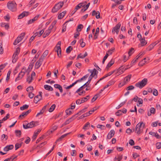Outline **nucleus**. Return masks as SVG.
Instances as JSON below:
<instances>
[{
  "label": "nucleus",
  "mask_w": 161,
  "mask_h": 161,
  "mask_svg": "<svg viewBox=\"0 0 161 161\" xmlns=\"http://www.w3.org/2000/svg\"><path fill=\"white\" fill-rule=\"evenodd\" d=\"M27 121H24L25 124H23V127L25 129L32 128L38 125L39 122L38 121H32L29 123H27Z\"/></svg>",
  "instance_id": "obj_1"
},
{
  "label": "nucleus",
  "mask_w": 161,
  "mask_h": 161,
  "mask_svg": "<svg viewBox=\"0 0 161 161\" xmlns=\"http://www.w3.org/2000/svg\"><path fill=\"white\" fill-rule=\"evenodd\" d=\"M8 8L12 12H14L17 10V4L14 1L8 2L7 3Z\"/></svg>",
  "instance_id": "obj_2"
},
{
  "label": "nucleus",
  "mask_w": 161,
  "mask_h": 161,
  "mask_svg": "<svg viewBox=\"0 0 161 161\" xmlns=\"http://www.w3.org/2000/svg\"><path fill=\"white\" fill-rule=\"evenodd\" d=\"M143 124V126H145V124H143L142 122H140L138 123L136 126L135 129H133V131L136 133L138 135H139L142 132L141 131L140 129L142 125Z\"/></svg>",
  "instance_id": "obj_3"
},
{
  "label": "nucleus",
  "mask_w": 161,
  "mask_h": 161,
  "mask_svg": "<svg viewBox=\"0 0 161 161\" xmlns=\"http://www.w3.org/2000/svg\"><path fill=\"white\" fill-rule=\"evenodd\" d=\"M61 43V41H59L54 48L55 51L57 53L58 56L59 58L61 57V49L60 47Z\"/></svg>",
  "instance_id": "obj_4"
},
{
  "label": "nucleus",
  "mask_w": 161,
  "mask_h": 161,
  "mask_svg": "<svg viewBox=\"0 0 161 161\" xmlns=\"http://www.w3.org/2000/svg\"><path fill=\"white\" fill-rule=\"evenodd\" d=\"M147 80L146 78H144L140 82H139L135 84V86L137 87H139L140 88H142L144 86L147 84Z\"/></svg>",
  "instance_id": "obj_5"
},
{
  "label": "nucleus",
  "mask_w": 161,
  "mask_h": 161,
  "mask_svg": "<svg viewBox=\"0 0 161 161\" xmlns=\"http://www.w3.org/2000/svg\"><path fill=\"white\" fill-rule=\"evenodd\" d=\"M27 70L26 69L23 68L20 72L19 73L18 76L16 78L15 81H16L22 79L23 77L25 75V72Z\"/></svg>",
  "instance_id": "obj_6"
},
{
  "label": "nucleus",
  "mask_w": 161,
  "mask_h": 161,
  "mask_svg": "<svg viewBox=\"0 0 161 161\" xmlns=\"http://www.w3.org/2000/svg\"><path fill=\"white\" fill-rule=\"evenodd\" d=\"M94 71L95 72V73L93 74L92 72V73L91 74V75H90L89 77V80L86 83H85L86 85H87V86H88L90 82L91 81L92 78L94 77L95 75H96V78L97 77V75L98 73V72L97 71V70L96 69H94Z\"/></svg>",
  "instance_id": "obj_7"
},
{
  "label": "nucleus",
  "mask_w": 161,
  "mask_h": 161,
  "mask_svg": "<svg viewBox=\"0 0 161 161\" xmlns=\"http://www.w3.org/2000/svg\"><path fill=\"white\" fill-rule=\"evenodd\" d=\"M121 25V24L120 23H119L115 27H113L112 30V32H113L114 31H115L116 34H118Z\"/></svg>",
  "instance_id": "obj_8"
},
{
  "label": "nucleus",
  "mask_w": 161,
  "mask_h": 161,
  "mask_svg": "<svg viewBox=\"0 0 161 161\" xmlns=\"http://www.w3.org/2000/svg\"><path fill=\"white\" fill-rule=\"evenodd\" d=\"M88 100L87 97H83L81 99H78L76 101V103L77 104H80L82 103L86 102Z\"/></svg>",
  "instance_id": "obj_9"
},
{
  "label": "nucleus",
  "mask_w": 161,
  "mask_h": 161,
  "mask_svg": "<svg viewBox=\"0 0 161 161\" xmlns=\"http://www.w3.org/2000/svg\"><path fill=\"white\" fill-rule=\"evenodd\" d=\"M43 58H39V60L36 63L35 67L36 69H38L42 64V63L43 61Z\"/></svg>",
  "instance_id": "obj_10"
},
{
  "label": "nucleus",
  "mask_w": 161,
  "mask_h": 161,
  "mask_svg": "<svg viewBox=\"0 0 161 161\" xmlns=\"http://www.w3.org/2000/svg\"><path fill=\"white\" fill-rule=\"evenodd\" d=\"M144 54V53H139V54L136 57L135 59L132 61L131 63V64H134L137 61V60L139 58H140L141 56L143 55Z\"/></svg>",
  "instance_id": "obj_11"
},
{
  "label": "nucleus",
  "mask_w": 161,
  "mask_h": 161,
  "mask_svg": "<svg viewBox=\"0 0 161 161\" xmlns=\"http://www.w3.org/2000/svg\"><path fill=\"white\" fill-rule=\"evenodd\" d=\"M29 14V12H28L24 11L18 15V19H22L25 16H27Z\"/></svg>",
  "instance_id": "obj_12"
},
{
  "label": "nucleus",
  "mask_w": 161,
  "mask_h": 161,
  "mask_svg": "<svg viewBox=\"0 0 161 161\" xmlns=\"http://www.w3.org/2000/svg\"><path fill=\"white\" fill-rule=\"evenodd\" d=\"M115 134V131L114 130H111L110 132L108 133L107 138L108 139H110L113 137Z\"/></svg>",
  "instance_id": "obj_13"
},
{
  "label": "nucleus",
  "mask_w": 161,
  "mask_h": 161,
  "mask_svg": "<svg viewBox=\"0 0 161 161\" xmlns=\"http://www.w3.org/2000/svg\"><path fill=\"white\" fill-rule=\"evenodd\" d=\"M64 3L63 2H60L56 4L55 5V6L59 10L62 7V6L63 5Z\"/></svg>",
  "instance_id": "obj_14"
},
{
  "label": "nucleus",
  "mask_w": 161,
  "mask_h": 161,
  "mask_svg": "<svg viewBox=\"0 0 161 161\" xmlns=\"http://www.w3.org/2000/svg\"><path fill=\"white\" fill-rule=\"evenodd\" d=\"M25 35V32L21 33L16 38L17 40L19 42H20L24 37Z\"/></svg>",
  "instance_id": "obj_15"
},
{
  "label": "nucleus",
  "mask_w": 161,
  "mask_h": 161,
  "mask_svg": "<svg viewBox=\"0 0 161 161\" xmlns=\"http://www.w3.org/2000/svg\"><path fill=\"white\" fill-rule=\"evenodd\" d=\"M29 72H28L27 74V77L26 78V81L28 82L29 84H30L32 82L33 79L30 75H29Z\"/></svg>",
  "instance_id": "obj_16"
},
{
  "label": "nucleus",
  "mask_w": 161,
  "mask_h": 161,
  "mask_svg": "<svg viewBox=\"0 0 161 161\" xmlns=\"http://www.w3.org/2000/svg\"><path fill=\"white\" fill-rule=\"evenodd\" d=\"M87 52H86L84 55H82L81 53L79 54L77 56V59H78L79 58H83L86 56H87Z\"/></svg>",
  "instance_id": "obj_17"
},
{
  "label": "nucleus",
  "mask_w": 161,
  "mask_h": 161,
  "mask_svg": "<svg viewBox=\"0 0 161 161\" xmlns=\"http://www.w3.org/2000/svg\"><path fill=\"white\" fill-rule=\"evenodd\" d=\"M114 61L112 59H111L108 64L106 67V69H107V70H108L109 68L114 64Z\"/></svg>",
  "instance_id": "obj_18"
},
{
  "label": "nucleus",
  "mask_w": 161,
  "mask_h": 161,
  "mask_svg": "<svg viewBox=\"0 0 161 161\" xmlns=\"http://www.w3.org/2000/svg\"><path fill=\"white\" fill-rule=\"evenodd\" d=\"M44 88L46 90L49 91H53V88L50 86L47 85H44Z\"/></svg>",
  "instance_id": "obj_19"
},
{
  "label": "nucleus",
  "mask_w": 161,
  "mask_h": 161,
  "mask_svg": "<svg viewBox=\"0 0 161 161\" xmlns=\"http://www.w3.org/2000/svg\"><path fill=\"white\" fill-rule=\"evenodd\" d=\"M140 40L141 41L142 46H144L147 44V42L145 41V38L144 37L142 38H141V39H140Z\"/></svg>",
  "instance_id": "obj_20"
},
{
  "label": "nucleus",
  "mask_w": 161,
  "mask_h": 161,
  "mask_svg": "<svg viewBox=\"0 0 161 161\" xmlns=\"http://www.w3.org/2000/svg\"><path fill=\"white\" fill-rule=\"evenodd\" d=\"M66 13V11H64L61 13H60L59 14L58 16V19H62L65 15V14Z\"/></svg>",
  "instance_id": "obj_21"
},
{
  "label": "nucleus",
  "mask_w": 161,
  "mask_h": 161,
  "mask_svg": "<svg viewBox=\"0 0 161 161\" xmlns=\"http://www.w3.org/2000/svg\"><path fill=\"white\" fill-rule=\"evenodd\" d=\"M131 77V75L129 74L124 78V81H125L126 83L128 81H130Z\"/></svg>",
  "instance_id": "obj_22"
},
{
  "label": "nucleus",
  "mask_w": 161,
  "mask_h": 161,
  "mask_svg": "<svg viewBox=\"0 0 161 161\" xmlns=\"http://www.w3.org/2000/svg\"><path fill=\"white\" fill-rule=\"evenodd\" d=\"M42 100L41 97H39L38 95L35 97L34 98V102L35 103H37V102Z\"/></svg>",
  "instance_id": "obj_23"
},
{
  "label": "nucleus",
  "mask_w": 161,
  "mask_h": 161,
  "mask_svg": "<svg viewBox=\"0 0 161 161\" xmlns=\"http://www.w3.org/2000/svg\"><path fill=\"white\" fill-rule=\"evenodd\" d=\"M80 8L79 6V5H77L75 7L74 9L71 12L70 15L71 16L73 15L76 12L77 10Z\"/></svg>",
  "instance_id": "obj_24"
},
{
  "label": "nucleus",
  "mask_w": 161,
  "mask_h": 161,
  "mask_svg": "<svg viewBox=\"0 0 161 161\" xmlns=\"http://www.w3.org/2000/svg\"><path fill=\"white\" fill-rule=\"evenodd\" d=\"M127 100L124 99V101L121 103L116 108V109H118L119 108L121 107L124 105L126 102Z\"/></svg>",
  "instance_id": "obj_25"
},
{
  "label": "nucleus",
  "mask_w": 161,
  "mask_h": 161,
  "mask_svg": "<svg viewBox=\"0 0 161 161\" xmlns=\"http://www.w3.org/2000/svg\"><path fill=\"white\" fill-rule=\"evenodd\" d=\"M90 5V3H88L85 6L83 7V8H82L81 10V12H84L88 8Z\"/></svg>",
  "instance_id": "obj_26"
},
{
  "label": "nucleus",
  "mask_w": 161,
  "mask_h": 161,
  "mask_svg": "<svg viewBox=\"0 0 161 161\" xmlns=\"http://www.w3.org/2000/svg\"><path fill=\"white\" fill-rule=\"evenodd\" d=\"M48 50H46L44 51V52L43 53V54L41 56V57L40 58H43V60L44 58H45L47 55L48 54Z\"/></svg>",
  "instance_id": "obj_27"
},
{
  "label": "nucleus",
  "mask_w": 161,
  "mask_h": 161,
  "mask_svg": "<svg viewBox=\"0 0 161 161\" xmlns=\"http://www.w3.org/2000/svg\"><path fill=\"white\" fill-rule=\"evenodd\" d=\"M38 34V32H36V33H35L32 36L31 38L29 40V43H30V42H31L34 39L35 37L37 36Z\"/></svg>",
  "instance_id": "obj_28"
},
{
  "label": "nucleus",
  "mask_w": 161,
  "mask_h": 161,
  "mask_svg": "<svg viewBox=\"0 0 161 161\" xmlns=\"http://www.w3.org/2000/svg\"><path fill=\"white\" fill-rule=\"evenodd\" d=\"M146 59V58H144L138 64V65L140 66H142L143 65H144L145 63L146 62L145 61V60Z\"/></svg>",
  "instance_id": "obj_29"
},
{
  "label": "nucleus",
  "mask_w": 161,
  "mask_h": 161,
  "mask_svg": "<svg viewBox=\"0 0 161 161\" xmlns=\"http://www.w3.org/2000/svg\"><path fill=\"white\" fill-rule=\"evenodd\" d=\"M15 133L17 136L20 137L21 134V131L20 130H16L15 131Z\"/></svg>",
  "instance_id": "obj_30"
},
{
  "label": "nucleus",
  "mask_w": 161,
  "mask_h": 161,
  "mask_svg": "<svg viewBox=\"0 0 161 161\" xmlns=\"http://www.w3.org/2000/svg\"><path fill=\"white\" fill-rule=\"evenodd\" d=\"M69 133H68L61 136L58 139H57V141H61L65 137L67 136Z\"/></svg>",
  "instance_id": "obj_31"
},
{
  "label": "nucleus",
  "mask_w": 161,
  "mask_h": 161,
  "mask_svg": "<svg viewBox=\"0 0 161 161\" xmlns=\"http://www.w3.org/2000/svg\"><path fill=\"white\" fill-rule=\"evenodd\" d=\"M83 28V25L82 24H80L77 26L76 31L77 32L80 31L81 29Z\"/></svg>",
  "instance_id": "obj_32"
},
{
  "label": "nucleus",
  "mask_w": 161,
  "mask_h": 161,
  "mask_svg": "<svg viewBox=\"0 0 161 161\" xmlns=\"http://www.w3.org/2000/svg\"><path fill=\"white\" fill-rule=\"evenodd\" d=\"M154 43L151 44L147 48V49L149 51H151L154 47L155 45H153Z\"/></svg>",
  "instance_id": "obj_33"
},
{
  "label": "nucleus",
  "mask_w": 161,
  "mask_h": 161,
  "mask_svg": "<svg viewBox=\"0 0 161 161\" xmlns=\"http://www.w3.org/2000/svg\"><path fill=\"white\" fill-rule=\"evenodd\" d=\"M56 107V105L55 104L52 105L49 109V111L50 112H53Z\"/></svg>",
  "instance_id": "obj_34"
},
{
  "label": "nucleus",
  "mask_w": 161,
  "mask_h": 161,
  "mask_svg": "<svg viewBox=\"0 0 161 161\" xmlns=\"http://www.w3.org/2000/svg\"><path fill=\"white\" fill-rule=\"evenodd\" d=\"M99 96H100V95L99 94H97L95 95L92 99L91 100V102L92 103L94 102L97 99L98 97Z\"/></svg>",
  "instance_id": "obj_35"
},
{
  "label": "nucleus",
  "mask_w": 161,
  "mask_h": 161,
  "mask_svg": "<svg viewBox=\"0 0 161 161\" xmlns=\"http://www.w3.org/2000/svg\"><path fill=\"white\" fill-rule=\"evenodd\" d=\"M73 47L70 46L66 50V52L67 53H70L71 51L73 50Z\"/></svg>",
  "instance_id": "obj_36"
},
{
  "label": "nucleus",
  "mask_w": 161,
  "mask_h": 161,
  "mask_svg": "<svg viewBox=\"0 0 161 161\" xmlns=\"http://www.w3.org/2000/svg\"><path fill=\"white\" fill-rule=\"evenodd\" d=\"M28 107H29L28 105L25 104V105H23V106L21 107H20V109L21 110H25V109L28 108Z\"/></svg>",
  "instance_id": "obj_37"
},
{
  "label": "nucleus",
  "mask_w": 161,
  "mask_h": 161,
  "mask_svg": "<svg viewBox=\"0 0 161 161\" xmlns=\"http://www.w3.org/2000/svg\"><path fill=\"white\" fill-rule=\"evenodd\" d=\"M90 123L89 122H87L86 124L84 126L83 129L85 130H86L87 128V127L90 126Z\"/></svg>",
  "instance_id": "obj_38"
},
{
  "label": "nucleus",
  "mask_w": 161,
  "mask_h": 161,
  "mask_svg": "<svg viewBox=\"0 0 161 161\" xmlns=\"http://www.w3.org/2000/svg\"><path fill=\"white\" fill-rule=\"evenodd\" d=\"M134 48L131 47L128 52L129 56H130L132 53L134 52Z\"/></svg>",
  "instance_id": "obj_39"
},
{
  "label": "nucleus",
  "mask_w": 161,
  "mask_h": 161,
  "mask_svg": "<svg viewBox=\"0 0 161 161\" xmlns=\"http://www.w3.org/2000/svg\"><path fill=\"white\" fill-rule=\"evenodd\" d=\"M115 50V48L114 47L110 49L109 50L108 52L107 53H109L110 55H111L113 53L114 51Z\"/></svg>",
  "instance_id": "obj_40"
},
{
  "label": "nucleus",
  "mask_w": 161,
  "mask_h": 161,
  "mask_svg": "<svg viewBox=\"0 0 161 161\" xmlns=\"http://www.w3.org/2000/svg\"><path fill=\"white\" fill-rule=\"evenodd\" d=\"M11 73V71L10 70H9L7 73V77H6V80L7 81H8V80H9V79H10V75Z\"/></svg>",
  "instance_id": "obj_41"
},
{
  "label": "nucleus",
  "mask_w": 161,
  "mask_h": 161,
  "mask_svg": "<svg viewBox=\"0 0 161 161\" xmlns=\"http://www.w3.org/2000/svg\"><path fill=\"white\" fill-rule=\"evenodd\" d=\"M86 3L87 2L86 1H84L82 3H80L78 4V5H79L80 7L81 8V7H84Z\"/></svg>",
  "instance_id": "obj_42"
},
{
  "label": "nucleus",
  "mask_w": 161,
  "mask_h": 161,
  "mask_svg": "<svg viewBox=\"0 0 161 161\" xmlns=\"http://www.w3.org/2000/svg\"><path fill=\"white\" fill-rule=\"evenodd\" d=\"M122 111L121 110H118L115 113V115L117 116H119L122 115Z\"/></svg>",
  "instance_id": "obj_43"
},
{
  "label": "nucleus",
  "mask_w": 161,
  "mask_h": 161,
  "mask_svg": "<svg viewBox=\"0 0 161 161\" xmlns=\"http://www.w3.org/2000/svg\"><path fill=\"white\" fill-rule=\"evenodd\" d=\"M70 108H69L65 110V112L67 115H69L72 114V112L70 110Z\"/></svg>",
  "instance_id": "obj_44"
},
{
  "label": "nucleus",
  "mask_w": 161,
  "mask_h": 161,
  "mask_svg": "<svg viewBox=\"0 0 161 161\" xmlns=\"http://www.w3.org/2000/svg\"><path fill=\"white\" fill-rule=\"evenodd\" d=\"M34 90L33 87L32 86H30L28 87L26 89V91L27 92H30V91H33Z\"/></svg>",
  "instance_id": "obj_45"
},
{
  "label": "nucleus",
  "mask_w": 161,
  "mask_h": 161,
  "mask_svg": "<svg viewBox=\"0 0 161 161\" xmlns=\"http://www.w3.org/2000/svg\"><path fill=\"white\" fill-rule=\"evenodd\" d=\"M156 148L158 149H159L161 148V142H158L156 144Z\"/></svg>",
  "instance_id": "obj_46"
},
{
  "label": "nucleus",
  "mask_w": 161,
  "mask_h": 161,
  "mask_svg": "<svg viewBox=\"0 0 161 161\" xmlns=\"http://www.w3.org/2000/svg\"><path fill=\"white\" fill-rule=\"evenodd\" d=\"M114 70H113L111 72H109L108 74H107L106 75H104V76L105 77V78H106V77L110 76L113 73H114Z\"/></svg>",
  "instance_id": "obj_47"
},
{
  "label": "nucleus",
  "mask_w": 161,
  "mask_h": 161,
  "mask_svg": "<svg viewBox=\"0 0 161 161\" xmlns=\"http://www.w3.org/2000/svg\"><path fill=\"white\" fill-rule=\"evenodd\" d=\"M153 94L155 96L158 95V91L155 89H153Z\"/></svg>",
  "instance_id": "obj_48"
},
{
  "label": "nucleus",
  "mask_w": 161,
  "mask_h": 161,
  "mask_svg": "<svg viewBox=\"0 0 161 161\" xmlns=\"http://www.w3.org/2000/svg\"><path fill=\"white\" fill-rule=\"evenodd\" d=\"M150 112L153 114H154L155 113V110L154 108L152 107L150 109Z\"/></svg>",
  "instance_id": "obj_49"
},
{
  "label": "nucleus",
  "mask_w": 161,
  "mask_h": 161,
  "mask_svg": "<svg viewBox=\"0 0 161 161\" xmlns=\"http://www.w3.org/2000/svg\"><path fill=\"white\" fill-rule=\"evenodd\" d=\"M108 55H109L108 54V53H107L106 54V55L104 57V58L103 59V61H102V63L103 64L104 63L106 59L107 58Z\"/></svg>",
  "instance_id": "obj_50"
},
{
  "label": "nucleus",
  "mask_w": 161,
  "mask_h": 161,
  "mask_svg": "<svg viewBox=\"0 0 161 161\" xmlns=\"http://www.w3.org/2000/svg\"><path fill=\"white\" fill-rule=\"evenodd\" d=\"M13 59L12 60V62L13 63H14L16 62L17 60V57H15L14 56V54L13 57H12Z\"/></svg>",
  "instance_id": "obj_51"
},
{
  "label": "nucleus",
  "mask_w": 161,
  "mask_h": 161,
  "mask_svg": "<svg viewBox=\"0 0 161 161\" xmlns=\"http://www.w3.org/2000/svg\"><path fill=\"white\" fill-rule=\"evenodd\" d=\"M19 51L20 48L19 47H18L15 52L16 54L15 55H14L15 57H17V55L19 53Z\"/></svg>",
  "instance_id": "obj_52"
},
{
  "label": "nucleus",
  "mask_w": 161,
  "mask_h": 161,
  "mask_svg": "<svg viewBox=\"0 0 161 161\" xmlns=\"http://www.w3.org/2000/svg\"><path fill=\"white\" fill-rule=\"evenodd\" d=\"M58 10V9L54 6L52 10V12L53 13H54L57 12Z\"/></svg>",
  "instance_id": "obj_53"
},
{
  "label": "nucleus",
  "mask_w": 161,
  "mask_h": 161,
  "mask_svg": "<svg viewBox=\"0 0 161 161\" xmlns=\"http://www.w3.org/2000/svg\"><path fill=\"white\" fill-rule=\"evenodd\" d=\"M47 143V142H44L41 143L40 144H39L37 147H41L45 145Z\"/></svg>",
  "instance_id": "obj_54"
},
{
  "label": "nucleus",
  "mask_w": 161,
  "mask_h": 161,
  "mask_svg": "<svg viewBox=\"0 0 161 161\" xmlns=\"http://www.w3.org/2000/svg\"><path fill=\"white\" fill-rule=\"evenodd\" d=\"M126 83L123 81V82H121L119 83V87H122V86L125 85Z\"/></svg>",
  "instance_id": "obj_55"
},
{
  "label": "nucleus",
  "mask_w": 161,
  "mask_h": 161,
  "mask_svg": "<svg viewBox=\"0 0 161 161\" xmlns=\"http://www.w3.org/2000/svg\"><path fill=\"white\" fill-rule=\"evenodd\" d=\"M76 117H75V115H74L73 116H72L71 117L68 119V120H69V123H70L74 119H75Z\"/></svg>",
  "instance_id": "obj_56"
},
{
  "label": "nucleus",
  "mask_w": 161,
  "mask_h": 161,
  "mask_svg": "<svg viewBox=\"0 0 161 161\" xmlns=\"http://www.w3.org/2000/svg\"><path fill=\"white\" fill-rule=\"evenodd\" d=\"M88 114H87V112L85 114H83V115H81L80 117V119H83L85 117H86L87 116H88Z\"/></svg>",
  "instance_id": "obj_57"
},
{
  "label": "nucleus",
  "mask_w": 161,
  "mask_h": 161,
  "mask_svg": "<svg viewBox=\"0 0 161 161\" xmlns=\"http://www.w3.org/2000/svg\"><path fill=\"white\" fill-rule=\"evenodd\" d=\"M133 131L130 128H128L126 130V133L129 134H130Z\"/></svg>",
  "instance_id": "obj_58"
},
{
  "label": "nucleus",
  "mask_w": 161,
  "mask_h": 161,
  "mask_svg": "<svg viewBox=\"0 0 161 161\" xmlns=\"http://www.w3.org/2000/svg\"><path fill=\"white\" fill-rule=\"evenodd\" d=\"M21 147V145L19 144V143H17L15 145V150H17L20 147Z\"/></svg>",
  "instance_id": "obj_59"
},
{
  "label": "nucleus",
  "mask_w": 161,
  "mask_h": 161,
  "mask_svg": "<svg viewBox=\"0 0 161 161\" xmlns=\"http://www.w3.org/2000/svg\"><path fill=\"white\" fill-rule=\"evenodd\" d=\"M9 114H7L6 116L2 119L3 120V121H5L7 119H8L9 118Z\"/></svg>",
  "instance_id": "obj_60"
},
{
  "label": "nucleus",
  "mask_w": 161,
  "mask_h": 161,
  "mask_svg": "<svg viewBox=\"0 0 161 161\" xmlns=\"http://www.w3.org/2000/svg\"><path fill=\"white\" fill-rule=\"evenodd\" d=\"M17 157V156H15L14 158H13L12 159L11 158H8L7 159H5L3 161H12L14 160V159Z\"/></svg>",
  "instance_id": "obj_61"
},
{
  "label": "nucleus",
  "mask_w": 161,
  "mask_h": 161,
  "mask_svg": "<svg viewBox=\"0 0 161 161\" xmlns=\"http://www.w3.org/2000/svg\"><path fill=\"white\" fill-rule=\"evenodd\" d=\"M17 157V156H15L14 158H13L12 159L11 158H8L7 159H5L3 161H12L14 160V159Z\"/></svg>",
  "instance_id": "obj_62"
},
{
  "label": "nucleus",
  "mask_w": 161,
  "mask_h": 161,
  "mask_svg": "<svg viewBox=\"0 0 161 161\" xmlns=\"http://www.w3.org/2000/svg\"><path fill=\"white\" fill-rule=\"evenodd\" d=\"M134 88V86H133L132 85L130 86H128L127 88L126 89L127 90H130L132 89H133Z\"/></svg>",
  "instance_id": "obj_63"
},
{
  "label": "nucleus",
  "mask_w": 161,
  "mask_h": 161,
  "mask_svg": "<svg viewBox=\"0 0 161 161\" xmlns=\"http://www.w3.org/2000/svg\"><path fill=\"white\" fill-rule=\"evenodd\" d=\"M34 94L31 92H29L28 96L30 98H32L34 96Z\"/></svg>",
  "instance_id": "obj_64"
}]
</instances>
